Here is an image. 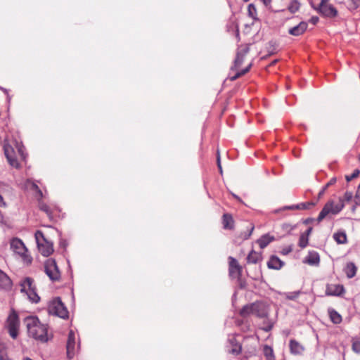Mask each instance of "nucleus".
I'll use <instances>...</instances> for the list:
<instances>
[{
  "instance_id": "c756f323",
  "label": "nucleus",
  "mask_w": 360,
  "mask_h": 360,
  "mask_svg": "<svg viewBox=\"0 0 360 360\" xmlns=\"http://www.w3.org/2000/svg\"><path fill=\"white\" fill-rule=\"evenodd\" d=\"M0 360H11L7 354L6 347L3 343H0Z\"/></svg>"
},
{
  "instance_id": "5fc2aeb1",
  "label": "nucleus",
  "mask_w": 360,
  "mask_h": 360,
  "mask_svg": "<svg viewBox=\"0 0 360 360\" xmlns=\"http://www.w3.org/2000/svg\"><path fill=\"white\" fill-rule=\"evenodd\" d=\"M359 160H360V155H359Z\"/></svg>"
},
{
  "instance_id": "58836bf2",
  "label": "nucleus",
  "mask_w": 360,
  "mask_h": 360,
  "mask_svg": "<svg viewBox=\"0 0 360 360\" xmlns=\"http://www.w3.org/2000/svg\"><path fill=\"white\" fill-rule=\"evenodd\" d=\"M353 198V194L352 192L347 191L344 195L343 201L345 200L347 202H349Z\"/></svg>"
},
{
  "instance_id": "e433bc0d",
  "label": "nucleus",
  "mask_w": 360,
  "mask_h": 360,
  "mask_svg": "<svg viewBox=\"0 0 360 360\" xmlns=\"http://www.w3.org/2000/svg\"><path fill=\"white\" fill-rule=\"evenodd\" d=\"M360 174L359 169H355L350 176H346V180L350 181L353 179L357 177Z\"/></svg>"
},
{
  "instance_id": "f8f14e48",
  "label": "nucleus",
  "mask_w": 360,
  "mask_h": 360,
  "mask_svg": "<svg viewBox=\"0 0 360 360\" xmlns=\"http://www.w3.org/2000/svg\"><path fill=\"white\" fill-rule=\"evenodd\" d=\"M4 150L8 163L13 167H18L19 163L15 157V151L13 147L8 143L5 142L4 145Z\"/></svg>"
},
{
  "instance_id": "ddd939ff",
  "label": "nucleus",
  "mask_w": 360,
  "mask_h": 360,
  "mask_svg": "<svg viewBox=\"0 0 360 360\" xmlns=\"http://www.w3.org/2000/svg\"><path fill=\"white\" fill-rule=\"evenodd\" d=\"M250 308L253 310L254 315L258 317L264 318L267 316L268 306L264 302H257L252 303Z\"/></svg>"
},
{
  "instance_id": "6e6552de",
  "label": "nucleus",
  "mask_w": 360,
  "mask_h": 360,
  "mask_svg": "<svg viewBox=\"0 0 360 360\" xmlns=\"http://www.w3.org/2000/svg\"><path fill=\"white\" fill-rule=\"evenodd\" d=\"M48 311L50 314L62 319L68 317V311L58 297L50 302L48 306Z\"/></svg>"
},
{
  "instance_id": "6ab92c4d",
  "label": "nucleus",
  "mask_w": 360,
  "mask_h": 360,
  "mask_svg": "<svg viewBox=\"0 0 360 360\" xmlns=\"http://www.w3.org/2000/svg\"><path fill=\"white\" fill-rule=\"evenodd\" d=\"M275 240L274 236H271L269 234H264L262 236H261L257 240V243H258L260 248L264 249L266 248L271 242L274 241Z\"/></svg>"
},
{
  "instance_id": "7ed1b4c3",
  "label": "nucleus",
  "mask_w": 360,
  "mask_h": 360,
  "mask_svg": "<svg viewBox=\"0 0 360 360\" xmlns=\"http://www.w3.org/2000/svg\"><path fill=\"white\" fill-rule=\"evenodd\" d=\"M345 207V204L343 202V200L341 198H338V202H335L334 200H328L320 212L317 221L319 222L321 221L324 218H326L328 215H336L340 213Z\"/></svg>"
},
{
  "instance_id": "a211bd4d",
  "label": "nucleus",
  "mask_w": 360,
  "mask_h": 360,
  "mask_svg": "<svg viewBox=\"0 0 360 360\" xmlns=\"http://www.w3.org/2000/svg\"><path fill=\"white\" fill-rule=\"evenodd\" d=\"M290 349L293 354H301L304 350V347L297 341L291 340L290 341Z\"/></svg>"
},
{
  "instance_id": "412c9836",
  "label": "nucleus",
  "mask_w": 360,
  "mask_h": 360,
  "mask_svg": "<svg viewBox=\"0 0 360 360\" xmlns=\"http://www.w3.org/2000/svg\"><path fill=\"white\" fill-rule=\"evenodd\" d=\"M10 278L0 269V288L8 289L11 287Z\"/></svg>"
},
{
  "instance_id": "3c124183",
  "label": "nucleus",
  "mask_w": 360,
  "mask_h": 360,
  "mask_svg": "<svg viewBox=\"0 0 360 360\" xmlns=\"http://www.w3.org/2000/svg\"><path fill=\"white\" fill-rule=\"evenodd\" d=\"M357 191H359V193L360 192V183L359 185L358 186Z\"/></svg>"
},
{
  "instance_id": "7c9ffc66",
  "label": "nucleus",
  "mask_w": 360,
  "mask_h": 360,
  "mask_svg": "<svg viewBox=\"0 0 360 360\" xmlns=\"http://www.w3.org/2000/svg\"><path fill=\"white\" fill-rule=\"evenodd\" d=\"M248 15L253 20H257L256 8L253 4H249L248 8Z\"/></svg>"
},
{
  "instance_id": "4468645a",
  "label": "nucleus",
  "mask_w": 360,
  "mask_h": 360,
  "mask_svg": "<svg viewBox=\"0 0 360 360\" xmlns=\"http://www.w3.org/2000/svg\"><path fill=\"white\" fill-rule=\"evenodd\" d=\"M229 275L232 278H239L241 275L242 267L239 265L238 261L229 257Z\"/></svg>"
},
{
  "instance_id": "8fccbe9b",
  "label": "nucleus",
  "mask_w": 360,
  "mask_h": 360,
  "mask_svg": "<svg viewBox=\"0 0 360 360\" xmlns=\"http://www.w3.org/2000/svg\"><path fill=\"white\" fill-rule=\"evenodd\" d=\"M233 196L236 199H237L238 200L241 201L240 198L238 195H235V194H233Z\"/></svg>"
},
{
  "instance_id": "b1692460",
  "label": "nucleus",
  "mask_w": 360,
  "mask_h": 360,
  "mask_svg": "<svg viewBox=\"0 0 360 360\" xmlns=\"http://www.w3.org/2000/svg\"><path fill=\"white\" fill-rule=\"evenodd\" d=\"M223 225L226 229H231L233 226V220L231 215L224 214L223 215Z\"/></svg>"
},
{
  "instance_id": "9d476101",
  "label": "nucleus",
  "mask_w": 360,
  "mask_h": 360,
  "mask_svg": "<svg viewBox=\"0 0 360 360\" xmlns=\"http://www.w3.org/2000/svg\"><path fill=\"white\" fill-rule=\"evenodd\" d=\"M20 321L18 314L15 311L11 312L6 321V327L8 329L10 335L16 338L18 335Z\"/></svg>"
},
{
  "instance_id": "a19ab883",
  "label": "nucleus",
  "mask_w": 360,
  "mask_h": 360,
  "mask_svg": "<svg viewBox=\"0 0 360 360\" xmlns=\"http://www.w3.org/2000/svg\"><path fill=\"white\" fill-rule=\"evenodd\" d=\"M355 203L357 205H360V192L359 193L358 191H356L355 198H354Z\"/></svg>"
},
{
  "instance_id": "1a4fd4ad",
  "label": "nucleus",
  "mask_w": 360,
  "mask_h": 360,
  "mask_svg": "<svg viewBox=\"0 0 360 360\" xmlns=\"http://www.w3.org/2000/svg\"><path fill=\"white\" fill-rule=\"evenodd\" d=\"M67 355L69 359L73 358L79 348V342L77 341L75 333L70 330L67 341Z\"/></svg>"
},
{
  "instance_id": "dca6fc26",
  "label": "nucleus",
  "mask_w": 360,
  "mask_h": 360,
  "mask_svg": "<svg viewBox=\"0 0 360 360\" xmlns=\"http://www.w3.org/2000/svg\"><path fill=\"white\" fill-rule=\"evenodd\" d=\"M307 22L302 21L289 29L288 33L292 36H300L307 30Z\"/></svg>"
},
{
  "instance_id": "37998d69",
  "label": "nucleus",
  "mask_w": 360,
  "mask_h": 360,
  "mask_svg": "<svg viewBox=\"0 0 360 360\" xmlns=\"http://www.w3.org/2000/svg\"><path fill=\"white\" fill-rule=\"evenodd\" d=\"M217 165H218L219 172L221 174L222 173V168H221V166L220 158H219V154H218V156H217Z\"/></svg>"
},
{
  "instance_id": "0eeeda50",
  "label": "nucleus",
  "mask_w": 360,
  "mask_h": 360,
  "mask_svg": "<svg viewBox=\"0 0 360 360\" xmlns=\"http://www.w3.org/2000/svg\"><path fill=\"white\" fill-rule=\"evenodd\" d=\"M311 6L318 11L322 15L328 18H334L338 11L328 1H310Z\"/></svg>"
},
{
  "instance_id": "4be33fe9",
  "label": "nucleus",
  "mask_w": 360,
  "mask_h": 360,
  "mask_svg": "<svg viewBox=\"0 0 360 360\" xmlns=\"http://www.w3.org/2000/svg\"><path fill=\"white\" fill-rule=\"evenodd\" d=\"M356 266L353 262H349L347 264L345 268V273L349 278H353L356 274Z\"/></svg>"
},
{
  "instance_id": "423d86ee",
  "label": "nucleus",
  "mask_w": 360,
  "mask_h": 360,
  "mask_svg": "<svg viewBox=\"0 0 360 360\" xmlns=\"http://www.w3.org/2000/svg\"><path fill=\"white\" fill-rule=\"evenodd\" d=\"M34 237L38 250L43 256L48 257L53 253V244L46 240L42 231H37Z\"/></svg>"
},
{
  "instance_id": "aec40b11",
  "label": "nucleus",
  "mask_w": 360,
  "mask_h": 360,
  "mask_svg": "<svg viewBox=\"0 0 360 360\" xmlns=\"http://www.w3.org/2000/svg\"><path fill=\"white\" fill-rule=\"evenodd\" d=\"M283 265V262L276 256H272L267 263L269 269H280Z\"/></svg>"
},
{
  "instance_id": "9b49d317",
  "label": "nucleus",
  "mask_w": 360,
  "mask_h": 360,
  "mask_svg": "<svg viewBox=\"0 0 360 360\" xmlns=\"http://www.w3.org/2000/svg\"><path fill=\"white\" fill-rule=\"evenodd\" d=\"M44 269L46 275L51 281H58L60 278V271L54 259H48L44 263Z\"/></svg>"
},
{
  "instance_id": "a18cd8bd",
  "label": "nucleus",
  "mask_w": 360,
  "mask_h": 360,
  "mask_svg": "<svg viewBox=\"0 0 360 360\" xmlns=\"http://www.w3.org/2000/svg\"><path fill=\"white\" fill-rule=\"evenodd\" d=\"M272 328V325L271 324H269L264 327L262 328V330H264V331H269L271 330V329Z\"/></svg>"
},
{
  "instance_id": "473e14b6",
  "label": "nucleus",
  "mask_w": 360,
  "mask_h": 360,
  "mask_svg": "<svg viewBox=\"0 0 360 360\" xmlns=\"http://www.w3.org/2000/svg\"><path fill=\"white\" fill-rule=\"evenodd\" d=\"M309 243V238L306 235L301 234L299 239V246L301 248H304L307 246Z\"/></svg>"
},
{
  "instance_id": "f3484780",
  "label": "nucleus",
  "mask_w": 360,
  "mask_h": 360,
  "mask_svg": "<svg viewBox=\"0 0 360 360\" xmlns=\"http://www.w3.org/2000/svg\"><path fill=\"white\" fill-rule=\"evenodd\" d=\"M304 262L311 266L319 265L320 262L319 255L315 251L309 252L307 256L304 259Z\"/></svg>"
},
{
  "instance_id": "bb28decb",
  "label": "nucleus",
  "mask_w": 360,
  "mask_h": 360,
  "mask_svg": "<svg viewBox=\"0 0 360 360\" xmlns=\"http://www.w3.org/2000/svg\"><path fill=\"white\" fill-rule=\"evenodd\" d=\"M315 204L314 202H304L300 203L297 205H292L290 207H286V209H298V210H306L309 209L311 206H314Z\"/></svg>"
},
{
  "instance_id": "49530a36",
  "label": "nucleus",
  "mask_w": 360,
  "mask_h": 360,
  "mask_svg": "<svg viewBox=\"0 0 360 360\" xmlns=\"http://www.w3.org/2000/svg\"><path fill=\"white\" fill-rule=\"evenodd\" d=\"M310 21L311 22L312 24L315 25L319 21V18L318 17H312L310 19Z\"/></svg>"
},
{
  "instance_id": "f704fd0d",
  "label": "nucleus",
  "mask_w": 360,
  "mask_h": 360,
  "mask_svg": "<svg viewBox=\"0 0 360 360\" xmlns=\"http://www.w3.org/2000/svg\"><path fill=\"white\" fill-rule=\"evenodd\" d=\"M300 293V291H295V292L285 293L284 295H285V298H287L288 300H295V299H297Z\"/></svg>"
},
{
  "instance_id": "de8ad7c7",
  "label": "nucleus",
  "mask_w": 360,
  "mask_h": 360,
  "mask_svg": "<svg viewBox=\"0 0 360 360\" xmlns=\"http://www.w3.org/2000/svg\"><path fill=\"white\" fill-rule=\"evenodd\" d=\"M311 230H312V229H311V228H309V229L307 230V231H306L305 233H302V235H306V236H307V237L309 238V234L311 233Z\"/></svg>"
},
{
  "instance_id": "4c0bfd02",
  "label": "nucleus",
  "mask_w": 360,
  "mask_h": 360,
  "mask_svg": "<svg viewBox=\"0 0 360 360\" xmlns=\"http://www.w3.org/2000/svg\"><path fill=\"white\" fill-rule=\"evenodd\" d=\"M40 209L42 211L45 212L47 214V215L51 217V212L49 207L47 205H46L44 203L40 204Z\"/></svg>"
},
{
  "instance_id": "603ef678",
  "label": "nucleus",
  "mask_w": 360,
  "mask_h": 360,
  "mask_svg": "<svg viewBox=\"0 0 360 360\" xmlns=\"http://www.w3.org/2000/svg\"><path fill=\"white\" fill-rule=\"evenodd\" d=\"M3 219V216H2V214L0 212V221L2 220Z\"/></svg>"
},
{
  "instance_id": "79ce46f5",
  "label": "nucleus",
  "mask_w": 360,
  "mask_h": 360,
  "mask_svg": "<svg viewBox=\"0 0 360 360\" xmlns=\"http://www.w3.org/2000/svg\"><path fill=\"white\" fill-rule=\"evenodd\" d=\"M292 250V248L291 246H289L288 248H283L282 250V253L283 255H288L289 252H290Z\"/></svg>"
},
{
  "instance_id": "c9c22d12",
  "label": "nucleus",
  "mask_w": 360,
  "mask_h": 360,
  "mask_svg": "<svg viewBox=\"0 0 360 360\" xmlns=\"http://www.w3.org/2000/svg\"><path fill=\"white\" fill-rule=\"evenodd\" d=\"M300 4L298 1H292L290 5L288 6V10L290 13H294L298 11Z\"/></svg>"
},
{
  "instance_id": "c03bdc74",
  "label": "nucleus",
  "mask_w": 360,
  "mask_h": 360,
  "mask_svg": "<svg viewBox=\"0 0 360 360\" xmlns=\"http://www.w3.org/2000/svg\"><path fill=\"white\" fill-rule=\"evenodd\" d=\"M6 202L4 200L3 197L0 195V207H6Z\"/></svg>"
},
{
  "instance_id": "20e7f679",
  "label": "nucleus",
  "mask_w": 360,
  "mask_h": 360,
  "mask_svg": "<svg viewBox=\"0 0 360 360\" xmlns=\"http://www.w3.org/2000/svg\"><path fill=\"white\" fill-rule=\"evenodd\" d=\"M20 292L25 294L30 302L32 303L39 302L40 297L36 292V287L32 278H23L20 282Z\"/></svg>"
},
{
  "instance_id": "864d4df0",
  "label": "nucleus",
  "mask_w": 360,
  "mask_h": 360,
  "mask_svg": "<svg viewBox=\"0 0 360 360\" xmlns=\"http://www.w3.org/2000/svg\"><path fill=\"white\" fill-rule=\"evenodd\" d=\"M23 360H32V359H31L30 358H25V359H23Z\"/></svg>"
},
{
  "instance_id": "a878e982",
  "label": "nucleus",
  "mask_w": 360,
  "mask_h": 360,
  "mask_svg": "<svg viewBox=\"0 0 360 360\" xmlns=\"http://www.w3.org/2000/svg\"><path fill=\"white\" fill-rule=\"evenodd\" d=\"M247 259L249 263L255 264L261 259V255L252 250L248 255Z\"/></svg>"
},
{
  "instance_id": "39448f33",
  "label": "nucleus",
  "mask_w": 360,
  "mask_h": 360,
  "mask_svg": "<svg viewBox=\"0 0 360 360\" xmlns=\"http://www.w3.org/2000/svg\"><path fill=\"white\" fill-rule=\"evenodd\" d=\"M10 248L13 253L18 255L25 263L30 264L32 262V258L28 255L27 249L22 240L18 238H12L10 241Z\"/></svg>"
},
{
  "instance_id": "09e8293b",
  "label": "nucleus",
  "mask_w": 360,
  "mask_h": 360,
  "mask_svg": "<svg viewBox=\"0 0 360 360\" xmlns=\"http://www.w3.org/2000/svg\"><path fill=\"white\" fill-rule=\"evenodd\" d=\"M34 186L36 188V190L37 191L39 196L42 197V192H41V191L39 188V187L37 185L34 184Z\"/></svg>"
},
{
  "instance_id": "2eb2a0df",
  "label": "nucleus",
  "mask_w": 360,
  "mask_h": 360,
  "mask_svg": "<svg viewBox=\"0 0 360 360\" xmlns=\"http://www.w3.org/2000/svg\"><path fill=\"white\" fill-rule=\"evenodd\" d=\"M345 292L343 285L339 284L328 285L326 290V295L328 296H340Z\"/></svg>"
},
{
  "instance_id": "ea45409f",
  "label": "nucleus",
  "mask_w": 360,
  "mask_h": 360,
  "mask_svg": "<svg viewBox=\"0 0 360 360\" xmlns=\"http://www.w3.org/2000/svg\"><path fill=\"white\" fill-rule=\"evenodd\" d=\"M253 230H254V226H252V227H251V229H250V230L249 231V232H248V233H245L243 236V239H244V240H246V239L249 238H250V236L252 235Z\"/></svg>"
},
{
  "instance_id": "f257e3e1",
  "label": "nucleus",
  "mask_w": 360,
  "mask_h": 360,
  "mask_svg": "<svg viewBox=\"0 0 360 360\" xmlns=\"http://www.w3.org/2000/svg\"><path fill=\"white\" fill-rule=\"evenodd\" d=\"M24 322L30 337L41 342H46L52 338L49 333L48 326L42 323L37 316H27Z\"/></svg>"
},
{
  "instance_id": "2f4dec72",
  "label": "nucleus",
  "mask_w": 360,
  "mask_h": 360,
  "mask_svg": "<svg viewBox=\"0 0 360 360\" xmlns=\"http://www.w3.org/2000/svg\"><path fill=\"white\" fill-rule=\"evenodd\" d=\"M337 179L336 178L333 177L323 187V188L320 191V192L319 193V198H321L325 193V191H326V189H328V188L332 185H333L334 184H335Z\"/></svg>"
},
{
  "instance_id": "393cba45",
  "label": "nucleus",
  "mask_w": 360,
  "mask_h": 360,
  "mask_svg": "<svg viewBox=\"0 0 360 360\" xmlns=\"http://www.w3.org/2000/svg\"><path fill=\"white\" fill-rule=\"evenodd\" d=\"M333 238L338 244H345L347 241V235L344 231H339L334 233Z\"/></svg>"
},
{
  "instance_id": "72a5a7b5",
  "label": "nucleus",
  "mask_w": 360,
  "mask_h": 360,
  "mask_svg": "<svg viewBox=\"0 0 360 360\" xmlns=\"http://www.w3.org/2000/svg\"><path fill=\"white\" fill-rule=\"evenodd\" d=\"M352 348L353 352L356 354H360V340L356 338H353Z\"/></svg>"
},
{
  "instance_id": "c85d7f7f",
  "label": "nucleus",
  "mask_w": 360,
  "mask_h": 360,
  "mask_svg": "<svg viewBox=\"0 0 360 360\" xmlns=\"http://www.w3.org/2000/svg\"><path fill=\"white\" fill-rule=\"evenodd\" d=\"M250 307H251V304L244 306L242 308V309L240 310V314L243 317H246L251 314L254 315L253 310H252V308H250Z\"/></svg>"
},
{
  "instance_id": "f03ea898",
  "label": "nucleus",
  "mask_w": 360,
  "mask_h": 360,
  "mask_svg": "<svg viewBox=\"0 0 360 360\" xmlns=\"http://www.w3.org/2000/svg\"><path fill=\"white\" fill-rule=\"evenodd\" d=\"M248 52H249L248 45H241L240 46H239L238 51H237L236 59L234 60L233 66L231 68L232 70H237V72L235 75L231 77L230 79L231 81H233V80L236 79L237 78H238L239 77L244 75L249 71V70L251 67V64H249L245 69L238 70V68H240V66L242 65V63L243 62L245 56H246V54Z\"/></svg>"
},
{
  "instance_id": "cd10ccee",
  "label": "nucleus",
  "mask_w": 360,
  "mask_h": 360,
  "mask_svg": "<svg viewBox=\"0 0 360 360\" xmlns=\"http://www.w3.org/2000/svg\"><path fill=\"white\" fill-rule=\"evenodd\" d=\"M230 343L233 346V348L229 350V352L234 354V355H238L241 352V346L240 345L238 344V343H234V338H233L232 339L230 340Z\"/></svg>"
},
{
  "instance_id": "5701e85b",
  "label": "nucleus",
  "mask_w": 360,
  "mask_h": 360,
  "mask_svg": "<svg viewBox=\"0 0 360 360\" xmlns=\"http://www.w3.org/2000/svg\"><path fill=\"white\" fill-rule=\"evenodd\" d=\"M328 314L331 321L335 324H338L342 321L341 315L333 309H328Z\"/></svg>"
}]
</instances>
